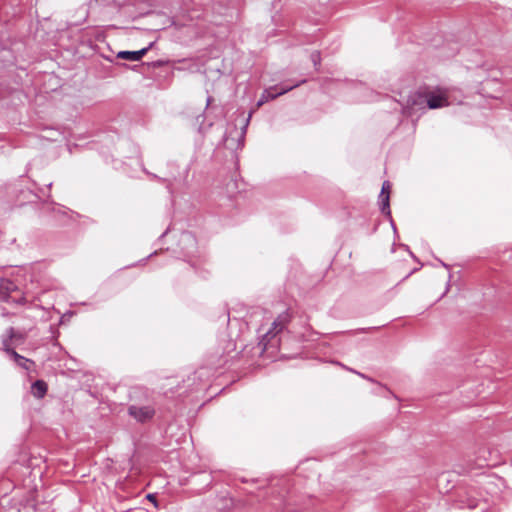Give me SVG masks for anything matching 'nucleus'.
I'll list each match as a JSON object with an SVG mask.
<instances>
[{
    "mask_svg": "<svg viewBox=\"0 0 512 512\" xmlns=\"http://www.w3.org/2000/svg\"><path fill=\"white\" fill-rule=\"evenodd\" d=\"M285 325V318L278 317L273 323L271 329L266 333L264 339L274 337L278 332H280Z\"/></svg>",
    "mask_w": 512,
    "mask_h": 512,
    "instance_id": "nucleus-5",
    "label": "nucleus"
},
{
    "mask_svg": "<svg viewBox=\"0 0 512 512\" xmlns=\"http://www.w3.org/2000/svg\"><path fill=\"white\" fill-rule=\"evenodd\" d=\"M293 88V86H289V87H285V88H282L280 91H276V88L275 87H271L269 89H266L261 97L259 98V100L257 101V104L256 106L259 108L261 107L263 104H265L266 102L270 101V100H273L275 99L276 97H278L279 95H282L286 92H288L289 90H291Z\"/></svg>",
    "mask_w": 512,
    "mask_h": 512,
    "instance_id": "nucleus-3",
    "label": "nucleus"
},
{
    "mask_svg": "<svg viewBox=\"0 0 512 512\" xmlns=\"http://www.w3.org/2000/svg\"><path fill=\"white\" fill-rule=\"evenodd\" d=\"M427 106L430 109H438L453 103L451 90L446 88H435L425 95Z\"/></svg>",
    "mask_w": 512,
    "mask_h": 512,
    "instance_id": "nucleus-1",
    "label": "nucleus"
},
{
    "mask_svg": "<svg viewBox=\"0 0 512 512\" xmlns=\"http://www.w3.org/2000/svg\"><path fill=\"white\" fill-rule=\"evenodd\" d=\"M390 192H391V183L389 181H384L382 184V189H381L380 193H385L390 196Z\"/></svg>",
    "mask_w": 512,
    "mask_h": 512,
    "instance_id": "nucleus-9",
    "label": "nucleus"
},
{
    "mask_svg": "<svg viewBox=\"0 0 512 512\" xmlns=\"http://www.w3.org/2000/svg\"><path fill=\"white\" fill-rule=\"evenodd\" d=\"M8 352L11 354V356L13 357V359L16 361V363L26 369H28V367L26 366V364L29 362L28 359L24 358L23 356L19 355L18 353H16L15 351H10L8 350Z\"/></svg>",
    "mask_w": 512,
    "mask_h": 512,
    "instance_id": "nucleus-8",
    "label": "nucleus"
},
{
    "mask_svg": "<svg viewBox=\"0 0 512 512\" xmlns=\"http://www.w3.org/2000/svg\"><path fill=\"white\" fill-rule=\"evenodd\" d=\"M147 499H149L150 501H152V502L156 505V498H155V495H153V494H148V495H147Z\"/></svg>",
    "mask_w": 512,
    "mask_h": 512,
    "instance_id": "nucleus-11",
    "label": "nucleus"
},
{
    "mask_svg": "<svg viewBox=\"0 0 512 512\" xmlns=\"http://www.w3.org/2000/svg\"><path fill=\"white\" fill-rule=\"evenodd\" d=\"M31 391L35 397L42 398L47 391V385L45 382L38 380L33 383Z\"/></svg>",
    "mask_w": 512,
    "mask_h": 512,
    "instance_id": "nucleus-6",
    "label": "nucleus"
},
{
    "mask_svg": "<svg viewBox=\"0 0 512 512\" xmlns=\"http://www.w3.org/2000/svg\"><path fill=\"white\" fill-rule=\"evenodd\" d=\"M319 60H320L319 53H317V52H316V53H313V54H312V61L314 62V64H315V65H317V64H318Z\"/></svg>",
    "mask_w": 512,
    "mask_h": 512,
    "instance_id": "nucleus-10",
    "label": "nucleus"
},
{
    "mask_svg": "<svg viewBox=\"0 0 512 512\" xmlns=\"http://www.w3.org/2000/svg\"><path fill=\"white\" fill-rule=\"evenodd\" d=\"M148 49L149 48H143L138 51H120L117 57L129 61H139L147 53Z\"/></svg>",
    "mask_w": 512,
    "mask_h": 512,
    "instance_id": "nucleus-4",
    "label": "nucleus"
},
{
    "mask_svg": "<svg viewBox=\"0 0 512 512\" xmlns=\"http://www.w3.org/2000/svg\"><path fill=\"white\" fill-rule=\"evenodd\" d=\"M390 196L385 193H380L379 195V204L382 213H384L387 216H390V205H389Z\"/></svg>",
    "mask_w": 512,
    "mask_h": 512,
    "instance_id": "nucleus-7",
    "label": "nucleus"
},
{
    "mask_svg": "<svg viewBox=\"0 0 512 512\" xmlns=\"http://www.w3.org/2000/svg\"><path fill=\"white\" fill-rule=\"evenodd\" d=\"M129 414L137 421L144 422L153 417L154 409L150 406H131Z\"/></svg>",
    "mask_w": 512,
    "mask_h": 512,
    "instance_id": "nucleus-2",
    "label": "nucleus"
}]
</instances>
